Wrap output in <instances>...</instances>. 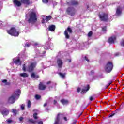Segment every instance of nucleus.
Wrapping results in <instances>:
<instances>
[{
	"mask_svg": "<svg viewBox=\"0 0 124 124\" xmlns=\"http://www.w3.org/2000/svg\"><path fill=\"white\" fill-rule=\"evenodd\" d=\"M112 83L113 81L112 80L109 81L108 83L106 85V89H107V88L109 87V86H110V85H111V84H112Z\"/></svg>",
	"mask_w": 124,
	"mask_h": 124,
	"instance_id": "nucleus-27",
	"label": "nucleus"
},
{
	"mask_svg": "<svg viewBox=\"0 0 124 124\" xmlns=\"http://www.w3.org/2000/svg\"><path fill=\"white\" fill-rule=\"evenodd\" d=\"M8 33L13 36H18L19 32L16 31V29L14 27L11 28L10 30L7 31Z\"/></svg>",
	"mask_w": 124,
	"mask_h": 124,
	"instance_id": "nucleus-6",
	"label": "nucleus"
},
{
	"mask_svg": "<svg viewBox=\"0 0 124 124\" xmlns=\"http://www.w3.org/2000/svg\"><path fill=\"white\" fill-rule=\"evenodd\" d=\"M113 67L114 66H113V63L110 62H108L106 64L105 66V69L107 72L109 73L112 71Z\"/></svg>",
	"mask_w": 124,
	"mask_h": 124,
	"instance_id": "nucleus-5",
	"label": "nucleus"
},
{
	"mask_svg": "<svg viewBox=\"0 0 124 124\" xmlns=\"http://www.w3.org/2000/svg\"><path fill=\"white\" fill-rule=\"evenodd\" d=\"M121 46H123V47H124V39H123L121 42Z\"/></svg>",
	"mask_w": 124,
	"mask_h": 124,
	"instance_id": "nucleus-32",
	"label": "nucleus"
},
{
	"mask_svg": "<svg viewBox=\"0 0 124 124\" xmlns=\"http://www.w3.org/2000/svg\"><path fill=\"white\" fill-rule=\"evenodd\" d=\"M56 29L55 25H51L49 27V31H54Z\"/></svg>",
	"mask_w": 124,
	"mask_h": 124,
	"instance_id": "nucleus-23",
	"label": "nucleus"
},
{
	"mask_svg": "<svg viewBox=\"0 0 124 124\" xmlns=\"http://www.w3.org/2000/svg\"><path fill=\"white\" fill-rule=\"evenodd\" d=\"M13 121L11 119H7V124H12Z\"/></svg>",
	"mask_w": 124,
	"mask_h": 124,
	"instance_id": "nucleus-31",
	"label": "nucleus"
},
{
	"mask_svg": "<svg viewBox=\"0 0 124 124\" xmlns=\"http://www.w3.org/2000/svg\"><path fill=\"white\" fill-rule=\"evenodd\" d=\"M36 53L37 55H39L41 56H42V55L40 54V51L39 50L36 51Z\"/></svg>",
	"mask_w": 124,
	"mask_h": 124,
	"instance_id": "nucleus-35",
	"label": "nucleus"
},
{
	"mask_svg": "<svg viewBox=\"0 0 124 124\" xmlns=\"http://www.w3.org/2000/svg\"><path fill=\"white\" fill-rule=\"evenodd\" d=\"M37 45H38V44L35 43V44H34V46H36Z\"/></svg>",
	"mask_w": 124,
	"mask_h": 124,
	"instance_id": "nucleus-55",
	"label": "nucleus"
},
{
	"mask_svg": "<svg viewBox=\"0 0 124 124\" xmlns=\"http://www.w3.org/2000/svg\"><path fill=\"white\" fill-rule=\"evenodd\" d=\"M35 97L36 99H40V95H36L35 96Z\"/></svg>",
	"mask_w": 124,
	"mask_h": 124,
	"instance_id": "nucleus-37",
	"label": "nucleus"
},
{
	"mask_svg": "<svg viewBox=\"0 0 124 124\" xmlns=\"http://www.w3.org/2000/svg\"><path fill=\"white\" fill-rule=\"evenodd\" d=\"M87 8L88 10H90V11H92V9H90V8H91V6H89V5L87 6Z\"/></svg>",
	"mask_w": 124,
	"mask_h": 124,
	"instance_id": "nucleus-41",
	"label": "nucleus"
},
{
	"mask_svg": "<svg viewBox=\"0 0 124 124\" xmlns=\"http://www.w3.org/2000/svg\"><path fill=\"white\" fill-rule=\"evenodd\" d=\"M31 77L33 79H37L39 77L38 76V75H36L34 73H32L31 74Z\"/></svg>",
	"mask_w": 124,
	"mask_h": 124,
	"instance_id": "nucleus-20",
	"label": "nucleus"
},
{
	"mask_svg": "<svg viewBox=\"0 0 124 124\" xmlns=\"http://www.w3.org/2000/svg\"><path fill=\"white\" fill-rule=\"evenodd\" d=\"M58 74L62 79H64L65 78V75H66L65 73H59Z\"/></svg>",
	"mask_w": 124,
	"mask_h": 124,
	"instance_id": "nucleus-22",
	"label": "nucleus"
},
{
	"mask_svg": "<svg viewBox=\"0 0 124 124\" xmlns=\"http://www.w3.org/2000/svg\"><path fill=\"white\" fill-rule=\"evenodd\" d=\"M13 62L16 64V65H21L22 64V62L19 57L14 58L13 59Z\"/></svg>",
	"mask_w": 124,
	"mask_h": 124,
	"instance_id": "nucleus-12",
	"label": "nucleus"
},
{
	"mask_svg": "<svg viewBox=\"0 0 124 124\" xmlns=\"http://www.w3.org/2000/svg\"><path fill=\"white\" fill-rule=\"evenodd\" d=\"M46 106H47V103H46L45 104H44V107H45Z\"/></svg>",
	"mask_w": 124,
	"mask_h": 124,
	"instance_id": "nucleus-52",
	"label": "nucleus"
},
{
	"mask_svg": "<svg viewBox=\"0 0 124 124\" xmlns=\"http://www.w3.org/2000/svg\"><path fill=\"white\" fill-rule=\"evenodd\" d=\"M72 124H76V121H74Z\"/></svg>",
	"mask_w": 124,
	"mask_h": 124,
	"instance_id": "nucleus-53",
	"label": "nucleus"
},
{
	"mask_svg": "<svg viewBox=\"0 0 124 124\" xmlns=\"http://www.w3.org/2000/svg\"><path fill=\"white\" fill-rule=\"evenodd\" d=\"M54 105H57V106L58 107V108H62V107H59V104H58V102H57V101L56 100H54Z\"/></svg>",
	"mask_w": 124,
	"mask_h": 124,
	"instance_id": "nucleus-29",
	"label": "nucleus"
},
{
	"mask_svg": "<svg viewBox=\"0 0 124 124\" xmlns=\"http://www.w3.org/2000/svg\"><path fill=\"white\" fill-rule=\"evenodd\" d=\"M69 62H71V59H69Z\"/></svg>",
	"mask_w": 124,
	"mask_h": 124,
	"instance_id": "nucleus-57",
	"label": "nucleus"
},
{
	"mask_svg": "<svg viewBox=\"0 0 124 124\" xmlns=\"http://www.w3.org/2000/svg\"><path fill=\"white\" fill-rule=\"evenodd\" d=\"M42 24H44L45 23V19L44 18L42 19Z\"/></svg>",
	"mask_w": 124,
	"mask_h": 124,
	"instance_id": "nucleus-43",
	"label": "nucleus"
},
{
	"mask_svg": "<svg viewBox=\"0 0 124 124\" xmlns=\"http://www.w3.org/2000/svg\"><path fill=\"white\" fill-rule=\"evenodd\" d=\"M33 117L35 120H34L32 119H31L29 120V123H31L32 124H36V123H37V122H38V121H37V119H38L37 113L35 112L33 115Z\"/></svg>",
	"mask_w": 124,
	"mask_h": 124,
	"instance_id": "nucleus-10",
	"label": "nucleus"
},
{
	"mask_svg": "<svg viewBox=\"0 0 124 124\" xmlns=\"http://www.w3.org/2000/svg\"><path fill=\"white\" fill-rule=\"evenodd\" d=\"M46 52L45 51H44L43 52V54H45Z\"/></svg>",
	"mask_w": 124,
	"mask_h": 124,
	"instance_id": "nucleus-58",
	"label": "nucleus"
},
{
	"mask_svg": "<svg viewBox=\"0 0 124 124\" xmlns=\"http://www.w3.org/2000/svg\"><path fill=\"white\" fill-rule=\"evenodd\" d=\"M46 110H48V108H46Z\"/></svg>",
	"mask_w": 124,
	"mask_h": 124,
	"instance_id": "nucleus-59",
	"label": "nucleus"
},
{
	"mask_svg": "<svg viewBox=\"0 0 124 124\" xmlns=\"http://www.w3.org/2000/svg\"><path fill=\"white\" fill-rule=\"evenodd\" d=\"M61 102L63 104V105H67L68 104V101L67 100H65L64 99L61 100Z\"/></svg>",
	"mask_w": 124,
	"mask_h": 124,
	"instance_id": "nucleus-21",
	"label": "nucleus"
},
{
	"mask_svg": "<svg viewBox=\"0 0 124 124\" xmlns=\"http://www.w3.org/2000/svg\"><path fill=\"white\" fill-rule=\"evenodd\" d=\"M89 99H90V101H93V99H94L93 96L90 97Z\"/></svg>",
	"mask_w": 124,
	"mask_h": 124,
	"instance_id": "nucleus-40",
	"label": "nucleus"
},
{
	"mask_svg": "<svg viewBox=\"0 0 124 124\" xmlns=\"http://www.w3.org/2000/svg\"><path fill=\"white\" fill-rule=\"evenodd\" d=\"M80 92H81V88H78V89H77V92L78 93H80Z\"/></svg>",
	"mask_w": 124,
	"mask_h": 124,
	"instance_id": "nucleus-42",
	"label": "nucleus"
},
{
	"mask_svg": "<svg viewBox=\"0 0 124 124\" xmlns=\"http://www.w3.org/2000/svg\"><path fill=\"white\" fill-rule=\"evenodd\" d=\"M29 18L28 19L29 23L33 24L37 21V11L32 10L29 14Z\"/></svg>",
	"mask_w": 124,
	"mask_h": 124,
	"instance_id": "nucleus-1",
	"label": "nucleus"
},
{
	"mask_svg": "<svg viewBox=\"0 0 124 124\" xmlns=\"http://www.w3.org/2000/svg\"><path fill=\"white\" fill-rule=\"evenodd\" d=\"M12 112L14 113V114H16V112H17V110L16 109H13L12 110Z\"/></svg>",
	"mask_w": 124,
	"mask_h": 124,
	"instance_id": "nucleus-38",
	"label": "nucleus"
},
{
	"mask_svg": "<svg viewBox=\"0 0 124 124\" xmlns=\"http://www.w3.org/2000/svg\"><path fill=\"white\" fill-rule=\"evenodd\" d=\"M82 114H83L82 113H81V114H80V116H81V115H82Z\"/></svg>",
	"mask_w": 124,
	"mask_h": 124,
	"instance_id": "nucleus-61",
	"label": "nucleus"
},
{
	"mask_svg": "<svg viewBox=\"0 0 124 124\" xmlns=\"http://www.w3.org/2000/svg\"><path fill=\"white\" fill-rule=\"evenodd\" d=\"M64 121H67V118L66 117H64Z\"/></svg>",
	"mask_w": 124,
	"mask_h": 124,
	"instance_id": "nucleus-54",
	"label": "nucleus"
},
{
	"mask_svg": "<svg viewBox=\"0 0 124 124\" xmlns=\"http://www.w3.org/2000/svg\"><path fill=\"white\" fill-rule=\"evenodd\" d=\"M42 2L44 3H48V0H42Z\"/></svg>",
	"mask_w": 124,
	"mask_h": 124,
	"instance_id": "nucleus-39",
	"label": "nucleus"
},
{
	"mask_svg": "<svg viewBox=\"0 0 124 124\" xmlns=\"http://www.w3.org/2000/svg\"><path fill=\"white\" fill-rule=\"evenodd\" d=\"M1 114L3 116H7V115L9 114V111L7 108H3L2 109Z\"/></svg>",
	"mask_w": 124,
	"mask_h": 124,
	"instance_id": "nucleus-13",
	"label": "nucleus"
},
{
	"mask_svg": "<svg viewBox=\"0 0 124 124\" xmlns=\"http://www.w3.org/2000/svg\"><path fill=\"white\" fill-rule=\"evenodd\" d=\"M13 2L14 3V4L15 5H16V6H17L18 7L22 5V3H21V2L20 1H18V0H13Z\"/></svg>",
	"mask_w": 124,
	"mask_h": 124,
	"instance_id": "nucleus-15",
	"label": "nucleus"
},
{
	"mask_svg": "<svg viewBox=\"0 0 124 124\" xmlns=\"http://www.w3.org/2000/svg\"><path fill=\"white\" fill-rule=\"evenodd\" d=\"M21 2L22 3H25V4H30V0H21Z\"/></svg>",
	"mask_w": 124,
	"mask_h": 124,
	"instance_id": "nucleus-25",
	"label": "nucleus"
},
{
	"mask_svg": "<svg viewBox=\"0 0 124 124\" xmlns=\"http://www.w3.org/2000/svg\"><path fill=\"white\" fill-rule=\"evenodd\" d=\"M68 32H69V33H72V30L71 29V28H70L69 27H68L67 30H65V31H64V35H65V37L67 39H69V37H70V36L68 34Z\"/></svg>",
	"mask_w": 124,
	"mask_h": 124,
	"instance_id": "nucleus-9",
	"label": "nucleus"
},
{
	"mask_svg": "<svg viewBox=\"0 0 124 124\" xmlns=\"http://www.w3.org/2000/svg\"><path fill=\"white\" fill-rule=\"evenodd\" d=\"M36 66V62H32L31 63L30 65L28 67L26 66V64L23 65L22 70L23 71H28V72H31V71H33V69H34L35 67Z\"/></svg>",
	"mask_w": 124,
	"mask_h": 124,
	"instance_id": "nucleus-3",
	"label": "nucleus"
},
{
	"mask_svg": "<svg viewBox=\"0 0 124 124\" xmlns=\"http://www.w3.org/2000/svg\"><path fill=\"white\" fill-rule=\"evenodd\" d=\"M122 14V8L121 7H118L116 10V15L117 16H120Z\"/></svg>",
	"mask_w": 124,
	"mask_h": 124,
	"instance_id": "nucleus-17",
	"label": "nucleus"
},
{
	"mask_svg": "<svg viewBox=\"0 0 124 124\" xmlns=\"http://www.w3.org/2000/svg\"><path fill=\"white\" fill-rule=\"evenodd\" d=\"M35 111H36V110H33L34 112H35Z\"/></svg>",
	"mask_w": 124,
	"mask_h": 124,
	"instance_id": "nucleus-60",
	"label": "nucleus"
},
{
	"mask_svg": "<svg viewBox=\"0 0 124 124\" xmlns=\"http://www.w3.org/2000/svg\"><path fill=\"white\" fill-rule=\"evenodd\" d=\"M31 101L28 100L27 102V107L28 108H31Z\"/></svg>",
	"mask_w": 124,
	"mask_h": 124,
	"instance_id": "nucleus-28",
	"label": "nucleus"
},
{
	"mask_svg": "<svg viewBox=\"0 0 124 124\" xmlns=\"http://www.w3.org/2000/svg\"><path fill=\"white\" fill-rule=\"evenodd\" d=\"M57 63L58 64V70L62 68V65L63 64V62L62 60L60 57V54L56 57Z\"/></svg>",
	"mask_w": 124,
	"mask_h": 124,
	"instance_id": "nucleus-7",
	"label": "nucleus"
},
{
	"mask_svg": "<svg viewBox=\"0 0 124 124\" xmlns=\"http://www.w3.org/2000/svg\"><path fill=\"white\" fill-rule=\"evenodd\" d=\"M51 18H52V17L51 16H47L46 17V22H48V21H50V20H51Z\"/></svg>",
	"mask_w": 124,
	"mask_h": 124,
	"instance_id": "nucleus-26",
	"label": "nucleus"
},
{
	"mask_svg": "<svg viewBox=\"0 0 124 124\" xmlns=\"http://www.w3.org/2000/svg\"><path fill=\"white\" fill-rule=\"evenodd\" d=\"M46 86L42 84V83H40L39 86V90H45Z\"/></svg>",
	"mask_w": 124,
	"mask_h": 124,
	"instance_id": "nucleus-19",
	"label": "nucleus"
},
{
	"mask_svg": "<svg viewBox=\"0 0 124 124\" xmlns=\"http://www.w3.org/2000/svg\"><path fill=\"white\" fill-rule=\"evenodd\" d=\"M48 44H49V43H46V46H45V49H46V50H48V49H49L50 48V46H47Z\"/></svg>",
	"mask_w": 124,
	"mask_h": 124,
	"instance_id": "nucleus-30",
	"label": "nucleus"
},
{
	"mask_svg": "<svg viewBox=\"0 0 124 124\" xmlns=\"http://www.w3.org/2000/svg\"><path fill=\"white\" fill-rule=\"evenodd\" d=\"M47 85H49V84H51V82L50 81H48L47 83Z\"/></svg>",
	"mask_w": 124,
	"mask_h": 124,
	"instance_id": "nucleus-56",
	"label": "nucleus"
},
{
	"mask_svg": "<svg viewBox=\"0 0 124 124\" xmlns=\"http://www.w3.org/2000/svg\"><path fill=\"white\" fill-rule=\"evenodd\" d=\"M102 31H103V32H104V33L106 32V27L105 26L102 28Z\"/></svg>",
	"mask_w": 124,
	"mask_h": 124,
	"instance_id": "nucleus-33",
	"label": "nucleus"
},
{
	"mask_svg": "<svg viewBox=\"0 0 124 124\" xmlns=\"http://www.w3.org/2000/svg\"><path fill=\"white\" fill-rule=\"evenodd\" d=\"M25 47H30V44H25Z\"/></svg>",
	"mask_w": 124,
	"mask_h": 124,
	"instance_id": "nucleus-45",
	"label": "nucleus"
},
{
	"mask_svg": "<svg viewBox=\"0 0 124 124\" xmlns=\"http://www.w3.org/2000/svg\"><path fill=\"white\" fill-rule=\"evenodd\" d=\"M23 117H20V118H19V121H23Z\"/></svg>",
	"mask_w": 124,
	"mask_h": 124,
	"instance_id": "nucleus-50",
	"label": "nucleus"
},
{
	"mask_svg": "<svg viewBox=\"0 0 124 124\" xmlns=\"http://www.w3.org/2000/svg\"><path fill=\"white\" fill-rule=\"evenodd\" d=\"M62 119V114H58L54 124H60V122Z\"/></svg>",
	"mask_w": 124,
	"mask_h": 124,
	"instance_id": "nucleus-11",
	"label": "nucleus"
},
{
	"mask_svg": "<svg viewBox=\"0 0 124 124\" xmlns=\"http://www.w3.org/2000/svg\"><path fill=\"white\" fill-rule=\"evenodd\" d=\"M21 110H25V104H22L21 105Z\"/></svg>",
	"mask_w": 124,
	"mask_h": 124,
	"instance_id": "nucleus-36",
	"label": "nucleus"
},
{
	"mask_svg": "<svg viewBox=\"0 0 124 124\" xmlns=\"http://www.w3.org/2000/svg\"><path fill=\"white\" fill-rule=\"evenodd\" d=\"M20 94H21V90H17L16 92L13 93L12 95L9 97L8 99V103H11V104H13L14 102H15V100L16 98H19V96H20Z\"/></svg>",
	"mask_w": 124,
	"mask_h": 124,
	"instance_id": "nucleus-2",
	"label": "nucleus"
},
{
	"mask_svg": "<svg viewBox=\"0 0 124 124\" xmlns=\"http://www.w3.org/2000/svg\"><path fill=\"white\" fill-rule=\"evenodd\" d=\"M93 73H94V71H93V70L91 71V74H93Z\"/></svg>",
	"mask_w": 124,
	"mask_h": 124,
	"instance_id": "nucleus-49",
	"label": "nucleus"
},
{
	"mask_svg": "<svg viewBox=\"0 0 124 124\" xmlns=\"http://www.w3.org/2000/svg\"><path fill=\"white\" fill-rule=\"evenodd\" d=\"M67 4L69 6H71V5H77V4H78V2L76 1H70L67 2Z\"/></svg>",
	"mask_w": 124,
	"mask_h": 124,
	"instance_id": "nucleus-16",
	"label": "nucleus"
},
{
	"mask_svg": "<svg viewBox=\"0 0 124 124\" xmlns=\"http://www.w3.org/2000/svg\"><path fill=\"white\" fill-rule=\"evenodd\" d=\"M89 90H90V86L89 85H87V87L82 89V93H85L88 92Z\"/></svg>",
	"mask_w": 124,
	"mask_h": 124,
	"instance_id": "nucleus-18",
	"label": "nucleus"
},
{
	"mask_svg": "<svg viewBox=\"0 0 124 124\" xmlns=\"http://www.w3.org/2000/svg\"><path fill=\"white\" fill-rule=\"evenodd\" d=\"M84 59L86 61H87V62H89V59H88V57L87 56H85Z\"/></svg>",
	"mask_w": 124,
	"mask_h": 124,
	"instance_id": "nucleus-44",
	"label": "nucleus"
},
{
	"mask_svg": "<svg viewBox=\"0 0 124 124\" xmlns=\"http://www.w3.org/2000/svg\"><path fill=\"white\" fill-rule=\"evenodd\" d=\"M92 35H93V32L92 31H90L88 33V36L89 37H91V36H92Z\"/></svg>",
	"mask_w": 124,
	"mask_h": 124,
	"instance_id": "nucleus-34",
	"label": "nucleus"
},
{
	"mask_svg": "<svg viewBox=\"0 0 124 124\" xmlns=\"http://www.w3.org/2000/svg\"><path fill=\"white\" fill-rule=\"evenodd\" d=\"M57 4V3H56L55 5Z\"/></svg>",
	"mask_w": 124,
	"mask_h": 124,
	"instance_id": "nucleus-62",
	"label": "nucleus"
},
{
	"mask_svg": "<svg viewBox=\"0 0 124 124\" xmlns=\"http://www.w3.org/2000/svg\"><path fill=\"white\" fill-rule=\"evenodd\" d=\"M114 115H115V114H111L109 117V118H111V117H113V116H114Z\"/></svg>",
	"mask_w": 124,
	"mask_h": 124,
	"instance_id": "nucleus-51",
	"label": "nucleus"
},
{
	"mask_svg": "<svg viewBox=\"0 0 124 124\" xmlns=\"http://www.w3.org/2000/svg\"><path fill=\"white\" fill-rule=\"evenodd\" d=\"M99 17L101 21H103L104 22H106L108 20V14H102L99 15Z\"/></svg>",
	"mask_w": 124,
	"mask_h": 124,
	"instance_id": "nucleus-8",
	"label": "nucleus"
},
{
	"mask_svg": "<svg viewBox=\"0 0 124 124\" xmlns=\"http://www.w3.org/2000/svg\"><path fill=\"white\" fill-rule=\"evenodd\" d=\"M115 41H116V36L115 35L110 37L108 39V43L109 44H113L115 43Z\"/></svg>",
	"mask_w": 124,
	"mask_h": 124,
	"instance_id": "nucleus-14",
	"label": "nucleus"
},
{
	"mask_svg": "<svg viewBox=\"0 0 124 124\" xmlns=\"http://www.w3.org/2000/svg\"><path fill=\"white\" fill-rule=\"evenodd\" d=\"M20 76H21V77L26 78V77H28L29 75L27 73H20Z\"/></svg>",
	"mask_w": 124,
	"mask_h": 124,
	"instance_id": "nucleus-24",
	"label": "nucleus"
},
{
	"mask_svg": "<svg viewBox=\"0 0 124 124\" xmlns=\"http://www.w3.org/2000/svg\"><path fill=\"white\" fill-rule=\"evenodd\" d=\"M7 82V80L6 79H4L2 80V83H6Z\"/></svg>",
	"mask_w": 124,
	"mask_h": 124,
	"instance_id": "nucleus-47",
	"label": "nucleus"
},
{
	"mask_svg": "<svg viewBox=\"0 0 124 124\" xmlns=\"http://www.w3.org/2000/svg\"><path fill=\"white\" fill-rule=\"evenodd\" d=\"M76 9H75L73 7H69L66 9V13L68 15H70V16H72L73 17L76 15Z\"/></svg>",
	"mask_w": 124,
	"mask_h": 124,
	"instance_id": "nucleus-4",
	"label": "nucleus"
},
{
	"mask_svg": "<svg viewBox=\"0 0 124 124\" xmlns=\"http://www.w3.org/2000/svg\"><path fill=\"white\" fill-rule=\"evenodd\" d=\"M38 124H43V122L42 121L38 122Z\"/></svg>",
	"mask_w": 124,
	"mask_h": 124,
	"instance_id": "nucleus-46",
	"label": "nucleus"
},
{
	"mask_svg": "<svg viewBox=\"0 0 124 124\" xmlns=\"http://www.w3.org/2000/svg\"><path fill=\"white\" fill-rule=\"evenodd\" d=\"M115 56H120V53L117 52V53H115Z\"/></svg>",
	"mask_w": 124,
	"mask_h": 124,
	"instance_id": "nucleus-48",
	"label": "nucleus"
}]
</instances>
